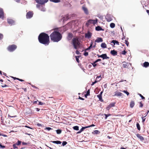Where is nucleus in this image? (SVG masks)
Masks as SVG:
<instances>
[{
	"label": "nucleus",
	"instance_id": "15",
	"mask_svg": "<svg viewBox=\"0 0 149 149\" xmlns=\"http://www.w3.org/2000/svg\"><path fill=\"white\" fill-rule=\"evenodd\" d=\"M95 42H103V40L101 38L98 37L95 40Z\"/></svg>",
	"mask_w": 149,
	"mask_h": 149
},
{
	"label": "nucleus",
	"instance_id": "20",
	"mask_svg": "<svg viewBox=\"0 0 149 149\" xmlns=\"http://www.w3.org/2000/svg\"><path fill=\"white\" fill-rule=\"evenodd\" d=\"M101 47L102 48H107V45L104 42H103L101 45Z\"/></svg>",
	"mask_w": 149,
	"mask_h": 149
},
{
	"label": "nucleus",
	"instance_id": "39",
	"mask_svg": "<svg viewBox=\"0 0 149 149\" xmlns=\"http://www.w3.org/2000/svg\"><path fill=\"white\" fill-rule=\"evenodd\" d=\"M84 130V129L83 127H82V128L79 130V131L77 133L78 134H79V133H80L81 132H82Z\"/></svg>",
	"mask_w": 149,
	"mask_h": 149
},
{
	"label": "nucleus",
	"instance_id": "32",
	"mask_svg": "<svg viewBox=\"0 0 149 149\" xmlns=\"http://www.w3.org/2000/svg\"><path fill=\"white\" fill-rule=\"evenodd\" d=\"M110 27L112 28H114L115 26V24L113 23H111L110 24Z\"/></svg>",
	"mask_w": 149,
	"mask_h": 149
},
{
	"label": "nucleus",
	"instance_id": "53",
	"mask_svg": "<svg viewBox=\"0 0 149 149\" xmlns=\"http://www.w3.org/2000/svg\"><path fill=\"white\" fill-rule=\"evenodd\" d=\"M101 60V59H98L96 60V61H95V63H97V62L98 61H100Z\"/></svg>",
	"mask_w": 149,
	"mask_h": 149
},
{
	"label": "nucleus",
	"instance_id": "49",
	"mask_svg": "<svg viewBox=\"0 0 149 149\" xmlns=\"http://www.w3.org/2000/svg\"><path fill=\"white\" fill-rule=\"evenodd\" d=\"M111 107L109 105L107 107L106 109L107 110H109Z\"/></svg>",
	"mask_w": 149,
	"mask_h": 149
},
{
	"label": "nucleus",
	"instance_id": "14",
	"mask_svg": "<svg viewBox=\"0 0 149 149\" xmlns=\"http://www.w3.org/2000/svg\"><path fill=\"white\" fill-rule=\"evenodd\" d=\"M111 54L112 55H113L115 56H116L117 54V52L115 50H111L110 52Z\"/></svg>",
	"mask_w": 149,
	"mask_h": 149
},
{
	"label": "nucleus",
	"instance_id": "52",
	"mask_svg": "<svg viewBox=\"0 0 149 149\" xmlns=\"http://www.w3.org/2000/svg\"><path fill=\"white\" fill-rule=\"evenodd\" d=\"M46 129L48 131H49L52 129L51 128L49 127H47Z\"/></svg>",
	"mask_w": 149,
	"mask_h": 149
},
{
	"label": "nucleus",
	"instance_id": "54",
	"mask_svg": "<svg viewBox=\"0 0 149 149\" xmlns=\"http://www.w3.org/2000/svg\"><path fill=\"white\" fill-rule=\"evenodd\" d=\"M0 147L2 148H5V146H2L1 144H0Z\"/></svg>",
	"mask_w": 149,
	"mask_h": 149
},
{
	"label": "nucleus",
	"instance_id": "22",
	"mask_svg": "<svg viewBox=\"0 0 149 149\" xmlns=\"http://www.w3.org/2000/svg\"><path fill=\"white\" fill-rule=\"evenodd\" d=\"M111 43H113L114 45H115V44H116L117 45H119V42L118 41L116 40H113L111 42Z\"/></svg>",
	"mask_w": 149,
	"mask_h": 149
},
{
	"label": "nucleus",
	"instance_id": "17",
	"mask_svg": "<svg viewBox=\"0 0 149 149\" xmlns=\"http://www.w3.org/2000/svg\"><path fill=\"white\" fill-rule=\"evenodd\" d=\"M95 30L97 31H104V29H102L100 26H98L96 27Z\"/></svg>",
	"mask_w": 149,
	"mask_h": 149
},
{
	"label": "nucleus",
	"instance_id": "45",
	"mask_svg": "<svg viewBox=\"0 0 149 149\" xmlns=\"http://www.w3.org/2000/svg\"><path fill=\"white\" fill-rule=\"evenodd\" d=\"M3 38V35L1 33H0V40H1Z\"/></svg>",
	"mask_w": 149,
	"mask_h": 149
},
{
	"label": "nucleus",
	"instance_id": "3",
	"mask_svg": "<svg viewBox=\"0 0 149 149\" xmlns=\"http://www.w3.org/2000/svg\"><path fill=\"white\" fill-rule=\"evenodd\" d=\"M72 45L74 48L75 49H77V47L80 45V43L78 40V38H74L72 40Z\"/></svg>",
	"mask_w": 149,
	"mask_h": 149
},
{
	"label": "nucleus",
	"instance_id": "28",
	"mask_svg": "<svg viewBox=\"0 0 149 149\" xmlns=\"http://www.w3.org/2000/svg\"><path fill=\"white\" fill-rule=\"evenodd\" d=\"M62 17L63 18V21H64L65 20H67L69 18V17H68L67 16L66 17L65 16V17L63 16H63H62Z\"/></svg>",
	"mask_w": 149,
	"mask_h": 149
},
{
	"label": "nucleus",
	"instance_id": "7",
	"mask_svg": "<svg viewBox=\"0 0 149 149\" xmlns=\"http://www.w3.org/2000/svg\"><path fill=\"white\" fill-rule=\"evenodd\" d=\"M82 10L84 11V13L86 15L89 14L88 11V9L86 7L85 5L83 6L82 7Z\"/></svg>",
	"mask_w": 149,
	"mask_h": 149
},
{
	"label": "nucleus",
	"instance_id": "2",
	"mask_svg": "<svg viewBox=\"0 0 149 149\" xmlns=\"http://www.w3.org/2000/svg\"><path fill=\"white\" fill-rule=\"evenodd\" d=\"M50 37L51 40L58 42L61 39L62 36L60 32L54 31L51 33Z\"/></svg>",
	"mask_w": 149,
	"mask_h": 149
},
{
	"label": "nucleus",
	"instance_id": "29",
	"mask_svg": "<svg viewBox=\"0 0 149 149\" xmlns=\"http://www.w3.org/2000/svg\"><path fill=\"white\" fill-rule=\"evenodd\" d=\"M49 1L55 3L60 2L61 1L60 0H49Z\"/></svg>",
	"mask_w": 149,
	"mask_h": 149
},
{
	"label": "nucleus",
	"instance_id": "4",
	"mask_svg": "<svg viewBox=\"0 0 149 149\" xmlns=\"http://www.w3.org/2000/svg\"><path fill=\"white\" fill-rule=\"evenodd\" d=\"M17 48V46L15 45H12L9 46L7 48L8 50L10 52H13Z\"/></svg>",
	"mask_w": 149,
	"mask_h": 149
},
{
	"label": "nucleus",
	"instance_id": "12",
	"mask_svg": "<svg viewBox=\"0 0 149 149\" xmlns=\"http://www.w3.org/2000/svg\"><path fill=\"white\" fill-rule=\"evenodd\" d=\"M73 37V34L71 33H69L67 37V39L68 40H70Z\"/></svg>",
	"mask_w": 149,
	"mask_h": 149
},
{
	"label": "nucleus",
	"instance_id": "9",
	"mask_svg": "<svg viewBox=\"0 0 149 149\" xmlns=\"http://www.w3.org/2000/svg\"><path fill=\"white\" fill-rule=\"evenodd\" d=\"M92 35V33L90 31H88L87 33L85 34V37L86 38L90 39L91 38Z\"/></svg>",
	"mask_w": 149,
	"mask_h": 149
},
{
	"label": "nucleus",
	"instance_id": "13",
	"mask_svg": "<svg viewBox=\"0 0 149 149\" xmlns=\"http://www.w3.org/2000/svg\"><path fill=\"white\" fill-rule=\"evenodd\" d=\"M103 59H109V57H108L106 54H103L102 55V58Z\"/></svg>",
	"mask_w": 149,
	"mask_h": 149
},
{
	"label": "nucleus",
	"instance_id": "24",
	"mask_svg": "<svg viewBox=\"0 0 149 149\" xmlns=\"http://www.w3.org/2000/svg\"><path fill=\"white\" fill-rule=\"evenodd\" d=\"M97 19H96V20H92V19H89V21H93L92 23L94 24H95L97 23Z\"/></svg>",
	"mask_w": 149,
	"mask_h": 149
},
{
	"label": "nucleus",
	"instance_id": "35",
	"mask_svg": "<svg viewBox=\"0 0 149 149\" xmlns=\"http://www.w3.org/2000/svg\"><path fill=\"white\" fill-rule=\"evenodd\" d=\"M56 131L58 134H60L61 133V130H56Z\"/></svg>",
	"mask_w": 149,
	"mask_h": 149
},
{
	"label": "nucleus",
	"instance_id": "61",
	"mask_svg": "<svg viewBox=\"0 0 149 149\" xmlns=\"http://www.w3.org/2000/svg\"><path fill=\"white\" fill-rule=\"evenodd\" d=\"M76 53L77 54H80V53L78 50H76Z\"/></svg>",
	"mask_w": 149,
	"mask_h": 149
},
{
	"label": "nucleus",
	"instance_id": "1",
	"mask_svg": "<svg viewBox=\"0 0 149 149\" xmlns=\"http://www.w3.org/2000/svg\"><path fill=\"white\" fill-rule=\"evenodd\" d=\"M39 42L45 45H48L49 43V37L47 34L44 33H41L38 37Z\"/></svg>",
	"mask_w": 149,
	"mask_h": 149
},
{
	"label": "nucleus",
	"instance_id": "56",
	"mask_svg": "<svg viewBox=\"0 0 149 149\" xmlns=\"http://www.w3.org/2000/svg\"><path fill=\"white\" fill-rule=\"evenodd\" d=\"M38 104L41 105H42L43 104V103L41 102H39Z\"/></svg>",
	"mask_w": 149,
	"mask_h": 149
},
{
	"label": "nucleus",
	"instance_id": "8",
	"mask_svg": "<svg viewBox=\"0 0 149 149\" xmlns=\"http://www.w3.org/2000/svg\"><path fill=\"white\" fill-rule=\"evenodd\" d=\"M33 13L32 12L29 11L27 13L26 17L27 18L30 19L33 16Z\"/></svg>",
	"mask_w": 149,
	"mask_h": 149
},
{
	"label": "nucleus",
	"instance_id": "27",
	"mask_svg": "<svg viewBox=\"0 0 149 149\" xmlns=\"http://www.w3.org/2000/svg\"><path fill=\"white\" fill-rule=\"evenodd\" d=\"M100 132L97 130H94L93 132H92L93 134H98L100 133Z\"/></svg>",
	"mask_w": 149,
	"mask_h": 149
},
{
	"label": "nucleus",
	"instance_id": "64",
	"mask_svg": "<svg viewBox=\"0 0 149 149\" xmlns=\"http://www.w3.org/2000/svg\"><path fill=\"white\" fill-rule=\"evenodd\" d=\"M22 145H27V143L26 142H23L22 143Z\"/></svg>",
	"mask_w": 149,
	"mask_h": 149
},
{
	"label": "nucleus",
	"instance_id": "36",
	"mask_svg": "<svg viewBox=\"0 0 149 149\" xmlns=\"http://www.w3.org/2000/svg\"><path fill=\"white\" fill-rule=\"evenodd\" d=\"M80 57L79 56H76L75 58H76V59L78 63H79V58Z\"/></svg>",
	"mask_w": 149,
	"mask_h": 149
},
{
	"label": "nucleus",
	"instance_id": "23",
	"mask_svg": "<svg viewBox=\"0 0 149 149\" xmlns=\"http://www.w3.org/2000/svg\"><path fill=\"white\" fill-rule=\"evenodd\" d=\"M109 15H107L106 17V19L107 20V21L108 22H110L112 20V19L111 18H109Z\"/></svg>",
	"mask_w": 149,
	"mask_h": 149
},
{
	"label": "nucleus",
	"instance_id": "31",
	"mask_svg": "<svg viewBox=\"0 0 149 149\" xmlns=\"http://www.w3.org/2000/svg\"><path fill=\"white\" fill-rule=\"evenodd\" d=\"M90 90L89 89L86 92V94L85 95V96L86 97H87V96L90 95Z\"/></svg>",
	"mask_w": 149,
	"mask_h": 149
},
{
	"label": "nucleus",
	"instance_id": "44",
	"mask_svg": "<svg viewBox=\"0 0 149 149\" xmlns=\"http://www.w3.org/2000/svg\"><path fill=\"white\" fill-rule=\"evenodd\" d=\"M21 142L20 141H18L16 143V144L17 145H20L21 143Z\"/></svg>",
	"mask_w": 149,
	"mask_h": 149
},
{
	"label": "nucleus",
	"instance_id": "47",
	"mask_svg": "<svg viewBox=\"0 0 149 149\" xmlns=\"http://www.w3.org/2000/svg\"><path fill=\"white\" fill-rule=\"evenodd\" d=\"M16 145H17L16 144H14L13 145V146L14 149L17 148V147L16 146Z\"/></svg>",
	"mask_w": 149,
	"mask_h": 149
},
{
	"label": "nucleus",
	"instance_id": "62",
	"mask_svg": "<svg viewBox=\"0 0 149 149\" xmlns=\"http://www.w3.org/2000/svg\"><path fill=\"white\" fill-rule=\"evenodd\" d=\"M84 129V130H85V129H86V128H89V126H85V127H83Z\"/></svg>",
	"mask_w": 149,
	"mask_h": 149
},
{
	"label": "nucleus",
	"instance_id": "48",
	"mask_svg": "<svg viewBox=\"0 0 149 149\" xmlns=\"http://www.w3.org/2000/svg\"><path fill=\"white\" fill-rule=\"evenodd\" d=\"M98 81H97L96 80L94 82H93L91 84V86L97 83Z\"/></svg>",
	"mask_w": 149,
	"mask_h": 149
},
{
	"label": "nucleus",
	"instance_id": "60",
	"mask_svg": "<svg viewBox=\"0 0 149 149\" xmlns=\"http://www.w3.org/2000/svg\"><path fill=\"white\" fill-rule=\"evenodd\" d=\"M17 79L20 81H24L22 79H19L18 78H17V79Z\"/></svg>",
	"mask_w": 149,
	"mask_h": 149
},
{
	"label": "nucleus",
	"instance_id": "6",
	"mask_svg": "<svg viewBox=\"0 0 149 149\" xmlns=\"http://www.w3.org/2000/svg\"><path fill=\"white\" fill-rule=\"evenodd\" d=\"M36 6L37 8H38L41 11L44 12L46 11V8L42 5L37 4Z\"/></svg>",
	"mask_w": 149,
	"mask_h": 149
},
{
	"label": "nucleus",
	"instance_id": "30",
	"mask_svg": "<svg viewBox=\"0 0 149 149\" xmlns=\"http://www.w3.org/2000/svg\"><path fill=\"white\" fill-rule=\"evenodd\" d=\"M115 102H112L110 103L109 105L111 108L115 106Z\"/></svg>",
	"mask_w": 149,
	"mask_h": 149
},
{
	"label": "nucleus",
	"instance_id": "11",
	"mask_svg": "<svg viewBox=\"0 0 149 149\" xmlns=\"http://www.w3.org/2000/svg\"><path fill=\"white\" fill-rule=\"evenodd\" d=\"M8 23L10 25H13L15 24V22L13 20L11 19H7Z\"/></svg>",
	"mask_w": 149,
	"mask_h": 149
},
{
	"label": "nucleus",
	"instance_id": "40",
	"mask_svg": "<svg viewBox=\"0 0 149 149\" xmlns=\"http://www.w3.org/2000/svg\"><path fill=\"white\" fill-rule=\"evenodd\" d=\"M92 65H93V67H95L97 65V64L96 63L95 61L93 62V63H91Z\"/></svg>",
	"mask_w": 149,
	"mask_h": 149
},
{
	"label": "nucleus",
	"instance_id": "46",
	"mask_svg": "<svg viewBox=\"0 0 149 149\" xmlns=\"http://www.w3.org/2000/svg\"><path fill=\"white\" fill-rule=\"evenodd\" d=\"M146 117V116H145L144 117H141L142 118V122L143 123L145 121V119H146V118H144L145 117Z\"/></svg>",
	"mask_w": 149,
	"mask_h": 149
},
{
	"label": "nucleus",
	"instance_id": "16",
	"mask_svg": "<svg viewBox=\"0 0 149 149\" xmlns=\"http://www.w3.org/2000/svg\"><path fill=\"white\" fill-rule=\"evenodd\" d=\"M136 136L137 137L139 138L140 140L141 141H143L144 140V138L143 137L141 136L140 134H136Z\"/></svg>",
	"mask_w": 149,
	"mask_h": 149
},
{
	"label": "nucleus",
	"instance_id": "55",
	"mask_svg": "<svg viewBox=\"0 0 149 149\" xmlns=\"http://www.w3.org/2000/svg\"><path fill=\"white\" fill-rule=\"evenodd\" d=\"M139 95L141 97L142 99H144L145 97L143 95H142L141 94H139Z\"/></svg>",
	"mask_w": 149,
	"mask_h": 149
},
{
	"label": "nucleus",
	"instance_id": "37",
	"mask_svg": "<svg viewBox=\"0 0 149 149\" xmlns=\"http://www.w3.org/2000/svg\"><path fill=\"white\" fill-rule=\"evenodd\" d=\"M74 130H79V127L77 126H74L73 127Z\"/></svg>",
	"mask_w": 149,
	"mask_h": 149
},
{
	"label": "nucleus",
	"instance_id": "21",
	"mask_svg": "<svg viewBox=\"0 0 149 149\" xmlns=\"http://www.w3.org/2000/svg\"><path fill=\"white\" fill-rule=\"evenodd\" d=\"M53 143H56V144H60L61 143V142L59 141H51Z\"/></svg>",
	"mask_w": 149,
	"mask_h": 149
},
{
	"label": "nucleus",
	"instance_id": "19",
	"mask_svg": "<svg viewBox=\"0 0 149 149\" xmlns=\"http://www.w3.org/2000/svg\"><path fill=\"white\" fill-rule=\"evenodd\" d=\"M149 66V63L148 62H145L143 64V66L147 68Z\"/></svg>",
	"mask_w": 149,
	"mask_h": 149
},
{
	"label": "nucleus",
	"instance_id": "25",
	"mask_svg": "<svg viewBox=\"0 0 149 149\" xmlns=\"http://www.w3.org/2000/svg\"><path fill=\"white\" fill-rule=\"evenodd\" d=\"M93 44V42L92 41L90 44V46L88 47L86 49V50H90V49H91L92 47Z\"/></svg>",
	"mask_w": 149,
	"mask_h": 149
},
{
	"label": "nucleus",
	"instance_id": "50",
	"mask_svg": "<svg viewBox=\"0 0 149 149\" xmlns=\"http://www.w3.org/2000/svg\"><path fill=\"white\" fill-rule=\"evenodd\" d=\"M140 105L139 107H142L143 106V104L141 102H140Z\"/></svg>",
	"mask_w": 149,
	"mask_h": 149
},
{
	"label": "nucleus",
	"instance_id": "10",
	"mask_svg": "<svg viewBox=\"0 0 149 149\" xmlns=\"http://www.w3.org/2000/svg\"><path fill=\"white\" fill-rule=\"evenodd\" d=\"M4 12L3 9L0 8V18L3 19L4 18Z\"/></svg>",
	"mask_w": 149,
	"mask_h": 149
},
{
	"label": "nucleus",
	"instance_id": "59",
	"mask_svg": "<svg viewBox=\"0 0 149 149\" xmlns=\"http://www.w3.org/2000/svg\"><path fill=\"white\" fill-rule=\"evenodd\" d=\"M1 87L3 88L6 87L8 86H7L6 85H2Z\"/></svg>",
	"mask_w": 149,
	"mask_h": 149
},
{
	"label": "nucleus",
	"instance_id": "26",
	"mask_svg": "<svg viewBox=\"0 0 149 149\" xmlns=\"http://www.w3.org/2000/svg\"><path fill=\"white\" fill-rule=\"evenodd\" d=\"M97 97L99 99V100L101 101H103V100L102 99V96L101 95H97Z\"/></svg>",
	"mask_w": 149,
	"mask_h": 149
},
{
	"label": "nucleus",
	"instance_id": "43",
	"mask_svg": "<svg viewBox=\"0 0 149 149\" xmlns=\"http://www.w3.org/2000/svg\"><path fill=\"white\" fill-rule=\"evenodd\" d=\"M84 54L85 56H87L88 55V53L86 51H85Z\"/></svg>",
	"mask_w": 149,
	"mask_h": 149
},
{
	"label": "nucleus",
	"instance_id": "51",
	"mask_svg": "<svg viewBox=\"0 0 149 149\" xmlns=\"http://www.w3.org/2000/svg\"><path fill=\"white\" fill-rule=\"evenodd\" d=\"M126 53V52L125 50L122 51V54L123 55H125Z\"/></svg>",
	"mask_w": 149,
	"mask_h": 149
},
{
	"label": "nucleus",
	"instance_id": "38",
	"mask_svg": "<svg viewBox=\"0 0 149 149\" xmlns=\"http://www.w3.org/2000/svg\"><path fill=\"white\" fill-rule=\"evenodd\" d=\"M134 102L133 101H131V108L133 107L134 106Z\"/></svg>",
	"mask_w": 149,
	"mask_h": 149
},
{
	"label": "nucleus",
	"instance_id": "63",
	"mask_svg": "<svg viewBox=\"0 0 149 149\" xmlns=\"http://www.w3.org/2000/svg\"><path fill=\"white\" fill-rule=\"evenodd\" d=\"M35 109L37 111H39L40 110V109L38 108H36Z\"/></svg>",
	"mask_w": 149,
	"mask_h": 149
},
{
	"label": "nucleus",
	"instance_id": "5",
	"mask_svg": "<svg viewBox=\"0 0 149 149\" xmlns=\"http://www.w3.org/2000/svg\"><path fill=\"white\" fill-rule=\"evenodd\" d=\"M36 2L38 3V4L43 5L46 3L48 0H35Z\"/></svg>",
	"mask_w": 149,
	"mask_h": 149
},
{
	"label": "nucleus",
	"instance_id": "41",
	"mask_svg": "<svg viewBox=\"0 0 149 149\" xmlns=\"http://www.w3.org/2000/svg\"><path fill=\"white\" fill-rule=\"evenodd\" d=\"M67 143L66 141H63V142H62V145L63 146H65L67 144Z\"/></svg>",
	"mask_w": 149,
	"mask_h": 149
},
{
	"label": "nucleus",
	"instance_id": "42",
	"mask_svg": "<svg viewBox=\"0 0 149 149\" xmlns=\"http://www.w3.org/2000/svg\"><path fill=\"white\" fill-rule=\"evenodd\" d=\"M123 92L124 93H125L127 95H129V93L126 91L124 90V91H123Z\"/></svg>",
	"mask_w": 149,
	"mask_h": 149
},
{
	"label": "nucleus",
	"instance_id": "34",
	"mask_svg": "<svg viewBox=\"0 0 149 149\" xmlns=\"http://www.w3.org/2000/svg\"><path fill=\"white\" fill-rule=\"evenodd\" d=\"M104 115L105 116V117L104 118L105 119H107V117H108V116H110L111 115V114H104Z\"/></svg>",
	"mask_w": 149,
	"mask_h": 149
},
{
	"label": "nucleus",
	"instance_id": "18",
	"mask_svg": "<svg viewBox=\"0 0 149 149\" xmlns=\"http://www.w3.org/2000/svg\"><path fill=\"white\" fill-rule=\"evenodd\" d=\"M123 94L119 92H115V94L114 95V96H122Z\"/></svg>",
	"mask_w": 149,
	"mask_h": 149
},
{
	"label": "nucleus",
	"instance_id": "57",
	"mask_svg": "<svg viewBox=\"0 0 149 149\" xmlns=\"http://www.w3.org/2000/svg\"><path fill=\"white\" fill-rule=\"evenodd\" d=\"M1 123H3V117H2V116H1Z\"/></svg>",
	"mask_w": 149,
	"mask_h": 149
},
{
	"label": "nucleus",
	"instance_id": "58",
	"mask_svg": "<svg viewBox=\"0 0 149 149\" xmlns=\"http://www.w3.org/2000/svg\"><path fill=\"white\" fill-rule=\"evenodd\" d=\"M125 44H126L127 45V46H128V45H129V42L127 40H125Z\"/></svg>",
	"mask_w": 149,
	"mask_h": 149
},
{
	"label": "nucleus",
	"instance_id": "33",
	"mask_svg": "<svg viewBox=\"0 0 149 149\" xmlns=\"http://www.w3.org/2000/svg\"><path fill=\"white\" fill-rule=\"evenodd\" d=\"M136 127L139 130H140V125L139 124L137 123H136Z\"/></svg>",
	"mask_w": 149,
	"mask_h": 149
}]
</instances>
